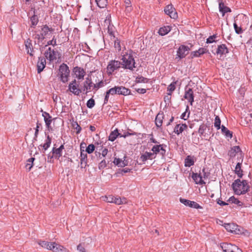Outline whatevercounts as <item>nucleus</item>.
<instances>
[{
	"mask_svg": "<svg viewBox=\"0 0 252 252\" xmlns=\"http://www.w3.org/2000/svg\"><path fill=\"white\" fill-rule=\"evenodd\" d=\"M171 31L170 26H164L160 28L158 30V33L163 36L167 34Z\"/></svg>",
	"mask_w": 252,
	"mask_h": 252,
	"instance_id": "nucleus-34",
	"label": "nucleus"
},
{
	"mask_svg": "<svg viewBox=\"0 0 252 252\" xmlns=\"http://www.w3.org/2000/svg\"><path fill=\"white\" fill-rule=\"evenodd\" d=\"M115 94H117L116 86L110 89L106 92V95L104 100V104H106L108 102L110 94L114 95Z\"/></svg>",
	"mask_w": 252,
	"mask_h": 252,
	"instance_id": "nucleus-22",
	"label": "nucleus"
},
{
	"mask_svg": "<svg viewBox=\"0 0 252 252\" xmlns=\"http://www.w3.org/2000/svg\"><path fill=\"white\" fill-rule=\"evenodd\" d=\"M122 60L121 65L123 68L132 70L135 67V61L131 54L126 53L123 56Z\"/></svg>",
	"mask_w": 252,
	"mask_h": 252,
	"instance_id": "nucleus-2",
	"label": "nucleus"
},
{
	"mask_svg": "<svg viewBox=\"0 0 252 252\" xmlns=\"http://www.w3.org/2000/svg\"><path fill=\"white\" fill-rule=\"evenodd\" d=\"M52 152H53V154H55L56 157L58 158H59L60 157L62 156V151H61L60 150V149H59L58 148H57V149L53 148Z\"/></svg>",
	"mask_w": 252,
	"mask_h": 252,
	"instance_id": "nucleus-50",
	"label": "nucleus"
},
{
	"mask_svg": "<svg viewBox=\"0 0 252 252\" xmlns=\"http://www.w3.org/2000/svg\"><path fill=\"white\" fill-rule=\"evenodd\" d=\"M184 98L189 101L190 105H192V103L194 101V95L192 89L189 88L186 91Z\"/></svg>",
	"mask_w": 252,
	"mask_h": 252,
	"instance_id": "nucleus-17",
	"label": "nucleus"
},
{
	"mask_svg": "<svg viewBox=\"0 0 252 252\" xmlns=\"http://www.w3.org/2000/svg\"><path fill=\"white\" fill-rule=\"evenodd\" d=\"M25 45L27 53L31 56H33L34 55V50L32 40L29 38L26 40L25 41Z\"/></svg>",
	"mask_w": 252,
	"mask_h": 252,
	"instance_id": "nucleus-16",
	"label": "nucleus"
},
{
	"mask_svg": "<svg viewBox=\"0 0 252 252\" xmlns=\"http://www.w3.org/2000/svg\"><path fill=\"white\" fill-rule=\"evenodd\" d=\"M34 158H29L28 160H27V162L26 163V168H27V169L28 170V171H30L32 168V167L33 166V161L34 160Z\"/></svg>",
	"mask_w": 252,
	"mask_h": 252,
	"instance_id": "nucleus-43",
	"label": "nucleus"
},
{
	"mask_svg": "<svg viewBox=\"0 0 252 252\" xmlns=\"http://www.w3.org/2000/svg\"><path fill=\"white\" fill-rule=\"evenodd\" d=\"M44 55L47 59L52 61L57 59V57L59 56V53L58 51L49 47L45 52Z\"/></svg>",
	"mask_w": 252,
	"mask_h": 252,
	"instance_id": "nucleus-8",
	"label": "nucleus"
},
{
	"mask_svg": "<svg viewBox=\"0 0 252 252\" xmlns=\"http://www.w3.org/2000/svg\"><path fill=\"white\" fill-rule=\"evenodd\" d=\"M241 150L239 146H235L233 147L228 152V155L230 157H234L236 154L240 152Z\"/></svg>",
	"mask_w": 252,
	"mask_h": 252,
	"instance_id": "nucleus-33",
	"label": "nucleus"
},
{
	"mask_svg": "<svg viewBox=\"0 0 252 252\" xmlns=\"http://www.w3.org/2000/svg\"><path fill=\"white\" fill-rule=\"evenodd\" d=\"M108 152V149L106 148H104L102 151V156L103 157H105L107 155Z\"/></svg>",
	"mask_w": 252,
	"mask_h": 252,
	"instance_id": "nucleus-63",
	"label": "nucleus"
},
{
	"mask_svg": "<svg viewBox=\"0 0 252 252\" xmlns=\"http://www.w3.org/2000/svg\"><path fill=\"white\" fill-rule=\"evenodd\" d=\"M77 250L80 252H86V250L82 244H79L77 246Z\"/></svg>",
	"mask_w": 252,
	"mask_h": 252,
	"instance_id": "nucleus-59",
	"label": "nucleus"
},
{
	"mask_svg": "<svg viewBox=\"0 0 252 252\" xmlns=\"http://www.w3.org/2000/svg\"><path fill=\"white\" fill-rule=\"evenodd\" d=\"M106 166V162L105 160H102L98 165V168L99 169H103Z\"/></svg>",
	"mask_w": 252,
	"mask_h": 252,
	"instance_id": "nucleus-57",
	"label": "nucleus"
},
{
	"mask_svg": "<svg viewBox=\"0 0 252 252\" xmlns=\"http://www.w3.org/2000/svg\"><path fill=\"white\" fill-rule=\"evenodd\" d=\"M228 201L229 202H231V203L237 204L239 206H242L243 205V202H242L241 201H239L238 199L236 198L234 196L230 197L229 198Z\"/></svg>",
	"mask_w": 252,
	"mask_h": 252,
	"instance_id": "nucleus-42",
	"label": "nucleus"
},
{
	"mask_svg": "<svg viewBox=\"0 0 252 252\" xmlns=\"http://www.w3.org/2000/svg\"><path fill=\"white\" fill-rule=\"evenodd\" d=\"M103 198H104V200L107 202L113 203V196L109 195L108 196H105Z\"/></svg>",
	"mask_w": 252,
	"mask_h": 252,
	"instance_id": "nucleus-54",
	"label": "nucleus"
},
{
	"mask_svg": "<svg viewBox=\"0 0 252 252\" xmlns=\"http://www.w3.org/2000/svg\"><path fill=\"white\" fill-rule=\"evenodd\" d=\"M94 83L92 82L90 78L87 77L83 83V91L86 92V93L94 91Z\"/></svg>",
	"mask_w": 252,
	"mask_h": 252,
	"instance_id": "nucleus-11",
	"label": "nucleus"
},
{
	"mask_svg": "<svg viewBox=\"0 0 252 252\" xmlns=\"http://www.w3.org/2000/svg\"><path fill=\"white\" fill-rule=\"evenodd\" d=\"M241 163L238 162L235 167V173L236 174L238 177L241 178L243 176V170L241 169Z\"/></svg>",
	"mask_w": 252,
	"mask_h": 252,
	"instance_id": "nucleus-36",
	"label": "nucleus"
},
{
	"mask_svg": "<svg viewBox=\"0 0 252 252\" xmlns=\"http://www.w3.org/2000/svg\"><path fill=\"white\" fill-rule=\"evenodd\" d=\"M46 60L44 57H39L37 63V72L40 73L45 68L46 65Z\"/></svg>",
	"mask_w": 252,
	"mask_h": 252,
	"instance_id": "nucleus-19",
	"label": "nucleus"
},
{
	"mask_svg": "<svg viewBox=\"0 0 252 252\" xmlns=\"http://www.w3.org/2000/svg\"><path fill=\"white\" fill-rule=\"evenodd\" d=\"M164 117V115L163 113H159L156 116L155 119V123L156 126L158 127H160L161 126L162 124V121Z\"/></svg>",
	"mask_w": 252,
	"mask_h": 252,
	"instance_id": "nucleus-30",
	"label": "nucleus"
},
{
	"mask_svg": "<svg viewBox=\"0 0 252 252\" xmlns=\"http://www.w3.org/2000/svg\"><path fill=\"white\" fill-rule=\"evenodd\" d=\"M42 116L44 117L46 126L49 128L51 127V124L52 121L51 116H50V115L46 112L43 113L42 114Z\"/></svg>",
	"mask_w": 252,
	"mask_h": 252,
	"instance_id": "nucleus-27",
	"label": "nucleus"
},
{
	"mask_svg": "<svg viewBox=\"0 0 252 252\" xmlns=\"http://www.w3.org/2000/svg\"><path fill=\"white\" fill-rule=\"evenodd\" d=\"M51 143V138L49 135L47 136V139L45 140V143L43 145H41L40 146L43 148L44 152L50 146Z\"/></svg>",
	"mask_w": 252,
	"mask_h": 252,
	"instance_id": "nucleus-38",
	"label": "nucleus"
},
{
	"mask_svg": "<svg viewBox=\"0 0 252 252\" xmlns=\"http://www.w3.org/2000/svg\"><path fill=\"white\" fill-rule=\"evenodd\" d=\"M136 81L139 83H147L148 82V79L141 76L136 78Z\"/></svg>",
	"mask_w": 252,
	"mask_h": 252,
	"instance_id": "nucleus-55",
	"label": "nucleus"
},
{
	"mask_svg": "<svg viewBox=\"0 0 252 252\" xmlns=\"http://www.w3.org/2000/svg\"><path fill=\"white\" fill-rule=\"evenodd\" d=\"M120 133L118 132L117 129L112 131L109 135V140L111 141H114L118 136H120Z\"/></svg>",
	"mask_w": 252,
	"mask_h": 252,
	"instance_id": "nucleus-39",
	"label": "nucleus"
},
{
	"mask_svg": "<svg viewBox=\"0 0 252 252\" xmlns=\"http://www.w3.org/2000/svg\"><path fill=\"white\" fill-rule=\"evenodd\" d=\"M73 71L78 79H83L86 74V72L84 69L78 66L74 67Z\"/></svg>",
	"mask_w": 252,
	"mask_h": 252,
	"instance_id": "nucleus-14",
	"label": "nucleus"
},
{
	"mask_svg": "<svg viewBox=\"0 0 252 252\" xmlns=\"http://www.w3.org/2000/svg\"><path fill=\"white\" fill-rule=\"evenodd\" d=\"M224 227L228 231L232 233L238 234L240 232L238 226L233 223L225 224Z\"/></svg>",
	"mask_w": 252,
	"mask_h": 252,
	"instance_id": "nucleus-15",
	"label": "nucleus"
},
{
	"mask_svg": "<svg viewBox=\"0 0 252 252\" xmlns=\"http://www.w3.org/2000/svg\"><path fill=\"white\" fill-rule=\"evenodd\" d=\"M104 86V82L102 81H100L98 83L94 84L93 87L94 91H96L99 88Z\"/></svg>",
	"mask_w": 252,
	"mask_h": 252,
	"instance_id": "nucleus-48",
	"label": "nucleus"
},
{
	"mask_svg": "<svg viewBox=\"0 0 252 252\" xmlns=\"http://www.w3.org/2000/svg\"><path fill=\"white\" fill-rule=\"evenodd\" d=\"M221 247L224 252H243L237 246L231 244L222 243Z\"/></svg>",
	"mask_w": 252,
	"mask_h": 252,
	"instance_id": "nucleus-6",
	"label": "nucleus"
},
{
	"mask_svg": "<svg viewBox=\"0 0 252 252\" xmlns=\"http://www.w3.org/2000/svg\"><path fill=\"white\" fill-rule=\"evenodd\" d=\"M217 202L219 205H220L221 206H224V205H227V203H225V202H224L220 199H219Z\"/></svg>",
	"mask_w": 252,
	"mask_h": 252,
	"instance_id": "nucleus-64",
	"label": "nucleus"
},
{
	"mask_svg": "<svg viewBox=\"0 0 252 252\" xmlns=\"http://www.w3.org/2000/svg\"><path fill=\"white\" fill-rule=\"evenodd\" d=\"M155 158L154 157V154L151 152H146L142 154L139 158V160L142 163H145V161L148 159H152Z\"/></svg>",
	"mask_w": 252,
	"mask_h": 252,
	"instance_id": "nucleus-18",
	"label": "nucleus"
},
{
	"mask_svg": "<svg viewBox=\"0 0 252 252\" xmlns=\"http://www.w3.org/2000/svg\"><path fill=\"white\" fill-rule=\"evenodd\" d=\"M234 28L235 31V32L237 34L241 33L243 32V31L241 27H239L238 26V25L236 24V23H234Z\"/></svg>",
	"mask_w": 252,
	"mask_h": 252,
	"instance_id": "nucleus-52",
	"label": "nucleus"
},
{
	"mask_svg": "<svg viewBox=\"0 0 252 252\" xmlns=\"http://www.w3.org/2000/svg\"><path fill=\"white\" fill-rule=\"evenodd\" d=\"M121 63L119 61H110L106 67V72L108 75H112L113 72L121 67Z\"/></svg>",
	"mask_w": 252,
	"mask_h": 252,
	"instance_id": "nucleus-3",
	"label": "nucleus"
},
{
	"mask_svg": "<svg viewBox=\"0 0 252 252\" xmlns=\"http://www.w3.org/2000/svg\"><path fill=\"white\" fill-rule=\"evenodd\" d=\"M189 48L184 45H181L177 51V56L180 59L185 58L189 53Z\"/></svg>",
	"mask_w": 252,
	"mask_h": 252,
	"instance_id": "nucleus-10",
	"label": "nucleus"
},
{
	"mask_svg": "<svg viewBox=\"0 0 252 252\" xmlns=\"http://www.w3.org/2000/svg\"><path fill=\"white\" fill-rule=\"evenodd\" d=\"M79 84L75 79H74L69 84L67 91H69L74 95H79L82 92V90L79 88Z\"/></svg>",
	"mask_w": 252,
	"mask_h": 252,
	"instance_id": "nucleus-5",
	"label": "nucleus"
},
{
	"mask_svg": "<svg viewBox=\"0 0 252 252\" xmlns=\"http://www.w3.org/2000/svg\"><path fill=\"white\" fill-rule=\"evenodd\" d=\"M221 131L226 136L231 138L232 137V133L230 132L227 128L224 126H222L221 127Z\"/></svg>",
	"mask_w": 252,
	"mask_h": 252,
	"instance_id": "nucleus-44",
	"label": "nucleus"
},
{
	"mask_svg": "<svg viewBox=\"0 0 252 252\" xmlns=\"http://www.w3.org/2000/svg\"><path fill=\"white\" fill-rule=\"evenodd\" d=\"M176 82L171 83L167 87L168 94L171 95L176 89Z\"/></svg>",
	"mask_w": 252,
	"mask_h": 252,
	"instance_id": "nucleus-41",
	"label": "nucleus"
},
{
	"mask_svg": "<svg viewBox=\"0 0 252 252\" xmlns=\"http://www.w3.org/2000/svg\"><path fill=\"white\" fill-rule=\"evenodd\" d=\"M188 127L187 125L186 124H179L176 125L174 129V132L177 134H179L182 133L184 130L187 129Z\"/></svg>",
	"mask_w": 252,
	"mask_h": 252,
	"instance_id": "nucleus-28",
	"label": "nucleus"
},
{
	"mask_svg": "<svg viewBox=\"0 0 252 252\" xmlns=\"http://www.w3.org/2000/svg\"><path fill=\"white\" fill-rule=\"evenodd\" d=\"M217 36L216 34H214L213 35L210 36L206 40L207 43H212L214 42H216V39L217 38Z\"/></svg>",
	"mask_w": 252,
	"mask_h": 252,
	"instance_id": "nucleus-49",
	"label": "nucleus"
},
{
	"mask_svg": "<svg viewBox=\"0 0 252 252\" xmlns=\"http://www.w3.org/2000/svg\"><path fill=\"white\" fill-rule=\"evenodd\" d=\"M220 123L221 121L220 117L218 116H216L215 119L214 126L218 129L220 128Z\"/></svg>",
	"mask_w": 252,
	"mask_h": 252,
	"instance_id": "nucleus-46",
	"label": "nucleus"
},
{
	"mask_svg": "<svg viewBox=\"0 0 252 252\" xmlns=\"http://www.w3.org/2000/svg\"><path fill=\"white\" fill-rule=\"evenodd\" d=\"M52 244H55L54 245V249L51 250L54 252H68L66 248H64L63 246L57 244L55 242H52Z\"/></svg>",
	"mask_w": 252,
	"mask_h": 252,
	"instance_id": "nucleus-25",
	"label": "nucleus"
},
{
	"mask_svg": "<svg viewBox=\"0 0 252 252\" xmlns=\"http://www.w3.org/2000/svg\"><path fill=\"white\" fill-rule=\"evenodd\" d=\"M113 40L114 41V47L115 48V49L117 50L118 51H121V46L120 40H119L118 38H115V39L113 38Z\"/></svg>",
	"mask_w": 252,
	"mask_h": 252,
	"instance_id": "nucleus-45",
	"label": "nucleus"
},
{
	"mask_svg": "<svg viewBox=\"0 0 252 252\" xmlns=\"http://www.w3.org/2000/svg\"><path fill=\"white\" fill-rule=\"evenodd\" d=\"M126 199L125 198H121L119 197L114 196L113 203L117 205H121L126 203Z\"/></svg>",
	"mask_w": 252,
	"mask_h": 252,
	"instance_id": "nucleus-37",
	"label": "nucleus"
},
{
	"mask_svg": "<svg viewBox=\"0 0 252 252\" xmlns=\"http://www.w3.org/2000/svg\"><path fill=\"white\" fill-rule=\"evenodd\" d=\"M95 105V101L93 98L89 99L87 102V106L89 108H93Z\"/></svg>",
	"mask_w": 252,
	"mask_h": 252,
	"instance_id": "nucleus-51",
	"label": "nucleus"
},
{
	"mask_svg": "<svg viewBox=\"0 0 252 252\" xmlns=\"http://www.w3.org/2000/svg\"><path fill=\"white\" fill-rule=\"evenodd\" d=\"M125 9H126V13H130L132 10V8L131 6H128L125 7Z\"/></svg>",
	"mask_w": 252,
	"mask_h": 252,
	"instance_id": "nucleus-62",
	"label": "nucleus"
},
{
	"mask_svg": "<svg viewBox=\"0 0 252 252\" xmlns=\"http://www.w3.org/2000/svg\"><path fill=\"white\" fill-rule=\"evenodd\" d=\"M31 21L32 26H35L38 23V20L35 16H33L31 18Z\"/></svg>",
	"mask_w": 252,
	"mask_h": 252,
	"instance_id": "nucleus-56",
	"label": "nucleus"
},
{
	"mask_svg": "<svg viewBox=\"0 0 252 252\" xmlns=\"http://www.w3.org/2000/svg\"><path fill=\"white\" fill-rule=\"evenodd\" d=\"M194 163V158L190 156H188L185 160V166L186 167H190L193 165Z\"/></svg>",
	"mask_w": 252,
	"mask_h": 252,
	"instance_id": "nucleus-32",
	"label": "nucleus"
},
{
	"mask_svg": "<svg viewBox=\"0 0 252 252\" xmlns=\"http://www.w3.org/2000/svg\"><path fill=\"white\" fill-rule=\"evenodd\" d=\"M41 126V125L40 123H37L36 126L35 128V133H34V138H37L38 134L39 129Z\"/></svg>",
	"mask_w": 252,
	"mask_h": 252,
	"instance_id": "nucleus-53",
	"label": "nucleus"
},
{
	"mask_svg": "<svg viewBox=\"0 0 252 252\" xmlns=\"http://www.w3.org/2000/svg\"><path fill=\"white\" fill-rule=\"evenodd\" d=\"M180 202L184 204L185 205L187 206H189L191 208H195V209H202V207L199 205L197 203H196L195 201H192L189 200L184 199V198H180Z\"/></svg>",
	"mask_w": 252,
	"mask_h": 252,
	"instance_id": "nucleus-13",
	"label": "nucleus"
},
{
	"mask_svg": "<svg viewBox=\"0 0 252 252\" xmlns=\"http://www.w3.org/2000/svg\"><path fill=\"white\" fill-rule=\"evenodd\" d=\"M95 150V146L94 144H89L86 148V152L88 154H90L93 153Z\"/></svg>",
	"mask_w": 252,
	"mask_h": 252,
	"instance_id": "nucleus-47",
	"label": "nucleus"
},
{
	"mask_svg": "<svg viewBox=\"0 0 252 252\" xmlns=\"http://www.w3.org/2000/svg\"><path fill=\"white\" fill-rule=\"evenodd\" d=\"M207 50L205 48H200L197 51L191 52V55L194 57H198L206 53Z\"/></svg>",
	"mask_w": 252,
	"mask_h": 252,
	"instance_id": "nucleus-31",
	"label": "nucleus"
},
{
	"mask_svg": "<svg viewBox=\"0 0 252 252\" xmlns=\"http://www.w3.org/2000/svg\"><path fill=\"white\" fill-rule=\"evenodd\" d=\"M53 31V29L52 28H49L46 25L44 26L41 29L40 34H37L36 35L35 38H37L38 39L42 40L46 36L49 35Z\"/></svg>",
	"mask_w": 252,
	"mask_h": 252,
	"instance_id": "nucleus-7",
	"label": "nucleus"
},
{
	"mask_svg": "<svg viewBox=\"0 0 252 252\" xmlns=\"http://www.w3.org/2000/svg\"><path fill=\"white\" fill-rule=\"evenodd\" d=\"M117 94L119 95H127L130 94V90L123 86H116Z\"/></svg>",
	"mask_w": 252,
	"mask_h": 252,
	"instance_id": "nucleus-21",
	"label": "nucleus"
},
{
	"mask_svg": "<svg viewBox=\"0 0 252 252\" xmlns=\"http://www.w3.org/2000/svg\"><path fill=\"white\" fill-rule=\"evenodd\" d=\"M108 32L109 33V34L112 36V37H113V38L114 39H115V36H114V32H113V27L112 26H108Z\"/></svg>",
	"mask_w": 252,
	"mask_h": 252,
	"instance_id": "nucleus-58",
	"label": "nucleus"
},
{
	"mask_svg": "<svg viewBox=\"0 0 252 252\" xmlns=\"http://www.w3.org/2000/svg\"><path fill=\"white\" fill-rule=\"evenodd\" d=\"M164 10L165 13L171 18L176 19L178 18L177 12L172 4L167 5Z\"/></svg>",
	"mask_w": 252,
	"mask_h": 252,
	"instance_id": "nucleus-9",
	"label": "nucleus"
},
{
	"mask_svg": "<svg viewBox=\"0 0 252 252\" xmlns=\"http://www.w3.org/2000/svg\"><path fill=\"white\" fill-rule=\"evenodd\" d=\"M114 163L119 167H125L127 165V163L125 160H123L119 158H115L114 160Z\"/></svg>",
	"mask_w": 252,
	"mask_h": 252,
	"instance_id": "nucleus-35",
	"label": "nucleus"
},
{
	"mask_svg": "<svg viewBox=\"0 0 252 252\" xmlns=\"http://www.w3.org/2000/svg\"><path fill=\"white\" fill-rule=\"evenodd\" d=\"M59 72L61 81L63 83L67 82L68 80L70 73L68 66L64 63H63L60 66Z\"/></svg>",
	"mask_w": 252,
	"mask_h": 252,
	"instance_id": "nucleus-4",
	"label": "nucleus"
},
{
	"mask_svg": "<svg viewBox=\"0 0 252 252\" xmlns=\"http://www.w3.org/2000/svg\"><path fill=\"white\" fill-rule=\"evenodd\" d=\"M48 45H52L53 46H55L56 45V39L54 38V37L53 38L52 40H50L47 43Z\"/></svg>",
	"mask_w": 252,
	"mask_h": 252,
	"instance_id": "nucleus-60",
	"label": "nucleus"
},
{
	"mask_svg": "<svg viewBox=\"0 0 252 252\" xmlns=\"http://www.w3.org/2000/svg\"><path fill=\"white\" fill-rule=\"evenodd\" d=\"M228 52V49L225 44H221L218 47L217 53L218 54L223 55Z\"/></svg>",
	"mask_w": 252,
	"mask_h": 252,
	"instance_id": "nucleus-29",
	"label": "nucleus"
},
{
	"mask_svg": "<svg viewBox=\"0 0 252 252\" xmlns=\"http://www.w3.org/2000/svg\"><path fill=\"white\" fill-rule=\"evenodd\" d=\"M219 10L222 13L223 16L224 15L225 13L230 12L231 11L230 8L224 5L222 0H220L219 1Z\"/></svg>",
	"mask_w": 252,
	"mask_h": 252,
	"instance_id": "nucleus-23",
	"label": "nucleus"
},
{
	"mask_svg": "<svg viewBox=\"0 0 252 252\" xmlns=\"http://www.w3.org/2000/svg\"><path fill=\"white\" fill-rule=\"evenodd\" d=\"M97 6L101 8H105L108 4L107 0H95Z\"/></svg>",
	"mask_w": 252,
	"mask_h": 252,
	"instance_id": "nucleus-40",
	"label": "nucleus"
},
{
	"mask_svg": "<svg viewBox=\"0 0 252 252\" xmlns=\"http://www.w3.org/2000/svg\"><path fill=\"white\" fill-rule=\"evenodd\" d=\"M87 155L83 152H81L80 165L81 168H85L87 164Z\"/></svg>",
	"mask_w": 252,
	"mask_h": 252,
	"instance_id": "nucleus-26",
	"label": "nucleus"
},
{
	"mask_svg": "<svg viewBox=\"0 0 252 252\" xmlns=\"http://www.w3.org/2000/svg\"><path fill=\"white\" fill-rule=\"evenodd\" d=\"M204 127L205 126H200L199 128V130H198V132L201 134V135H202L204 133Z\"/></svg>",
	"mask_w": 252,
	"mask_h": 252,
	"instance_id": "nucleus-61",
	"label": "nucleus"
},
{
	"mask_svg": "<svg viewBox=\"0 0 252 252\" xmlns=\"http://www.w3.org/2000/svg\"><path fill=\"white\" fill-rule=\"evenodd\" d=\"M232 186L235 193L237 195L246 193L250 189L248 182L246 180L241 181L240 179L235 180Z\"/></svg>",
	"mask_w": 252,
	"mask_h": 252,
	"instance_id": "nucleus-1",
	"label": "nucleus"
},
{
	"mask_svg": "<svg viewBox=\"0 0 252 252\" xmlns=\"http://www.w3.org/2000/svg\"><path fill=\"white\" fill-rule=\"evenodd\" d=\"M152 151L154 154V157L156 158V155L160 154L161 156H164L165 154V150L163 148V145H157L154 146L152 148Z\"/></svg>",
	"mask_w": 252,
	"mask_h": 252,
	"instance_id": "nucleus-12",
	"label": "nucleus"
},
{
	"mask_svg": "<svg viewBox=\"0 0 252 252\" xmlns=\"http://www.w3.org/2000/svg\"><path fill=\"white\" fill-rule=\"evenodd\" d=\"M192 178L196 184L203 185L205 184V182L203 179L202 173H201L200 174L193 173L192 175Z\"/></svg>",
	"mask_w": 252,
	"mask_h": 252,
	"instance_id": "nucleus-20",
	"label": "nucleus"
},
{
	"mask_svg": "<svg viewBox=\"0 0 252 252\" xmlns=\"http://www.w3.org/2000/svg\"><path fill=\"white\" fill-rule=\"evenodd\" d=\"M38 244L42 247L49 250L54 249L53 245H55V244H52V242L50 243L44 241H40L38 242Z\"/></svg>",
	"mask_w": 252,
	"mask_h": 252,
	"instance_id": "nucleus-24",
	"label": "nucleus"
}]
</instances>
